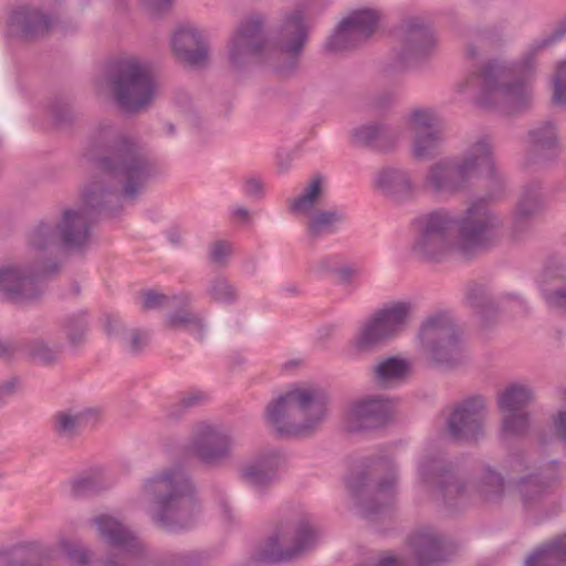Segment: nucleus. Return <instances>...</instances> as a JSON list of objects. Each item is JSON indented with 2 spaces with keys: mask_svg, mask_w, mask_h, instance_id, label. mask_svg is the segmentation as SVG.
<instances>
[{
  "mask_svg": "<svg viewBox=\"0 0 566 566\" xmlns=\"http://www.w3.org/2000/svg\"><path fill=\"white\" fill-rule=\"evenodd\" d=\"M87 156L103 176L85 188L81 207L66 208L55 220H41L30 229L27 245L32 260L0 269V298L18 305L41 298L45 279L59 270L56 252L86 251L94 219L117 213L123 200H134L155 172L146 146L109 124L93 135Z\"/></svg>",
  "mask_w": 566,
  "mask_h": 566,
  "instance_id": "f257e3e1",
  "label": "nucleus"
},
{
  "mask_svg": "<svg viewBox=\"0 0 566 566\" xmlns=\"http://www.w3.org/2000/svg\"><path fill=\"white\" fill-rule=\"evenodd\" d=\"M489 192L471 200L460 212L438 208L413 220L412 253L428 262L472 261L499 240L504 218L491 207Z\"/></svg>",
  "mask_w": 566,
  "mask_h": 566,
  "instance_id": "f03ea898",
  "label": "nucleus"
},
{
  "mask_svg": "<svg viewBox=\"0 0 566 566\" xmlns=\"http://www.w3.org/2000/svg\"><path fill=\"white\" fill-rule=\"evenodd\" d=\"M565 34L566 25H559L551 34L533 41L518 60L494 57L479 67L472 64L468 78L458 85V91L478 90L476 104L485 109L511 114L525 108L531 102L528 77L535 71L539 53Z\"/></svg>",
  "mask_w": 566,
  "mask_h": 566,
  "instance_id": "7ed1b4c3",
  "label": "nucleus"
},
{
  "mask_svg": "<svg viewBox=\"0 0 566 566\" xmlns=\"http://www.w3.org/2000/svg\"><path fill=\"white\" fill-rule=\"evenodd\" d=\"M263 21L252 17L242 21L229 43V59L233 66L242 67L253 61L268 63L281 76L292 75L308 39V27L304 12L294 9L283 15L271 48L262 36Z\"/></svg>",
  "mask_w": 566,
  "mask_h": 566,
  "instance_id": "20e7f679",
  "label": "nucleus"
},
{
  "mask_svg": "<svg viewBox=\"0 0 566 566\" xmlns=\"http://www.w3.org/2000/svg\"><path fill=\"white\" fill-rule=\"evenodd\" d=\"M139 494L148 504L151 522L164 531L189 530L200 515L196 488L180 465L153 472L143 481Z\"/></svg>",
  "mask_w": 566,
  "mask_h": 566,
  "instance_id": "39448f33",
  "label": "nucleus"
},
{
  "mask_svg": "<svg viewBox=\"0 0 566 566\" xmlns=\"http://www.w3.org/2000/svg\"><path fill=\"white\" fill-rule=\"evenodd\" d=\"M418 475L436 488L437 500L449 513H457L475 500L499 502L504 497L506 480L490 464H483L472 483L464 482L451 464L440 457L423 458Z\"/></svg>",
  "mask_w": 566,
  "mask_h": 566,
  "instance_id": "423d86ee",
  "label": "nucleus"
},
{
  "mask_svg": "<svg viewBox=\"0 0 566 566\" xmlns=\"http://www.w3.org/2000/svg\"><path fill=\"white\" fill-rule=\"evenodd\" d=\"M480 176L490 179L499 192L502 191L504 178L495 167L492 146L485 136L469 144L460 156L431 165L424 184L436 195L453 196L465 190L470 181Z\"/></svg>",
  "mask_w": 566,
  "mask_h": 566,
  "instance_id": "0eeeda50",
  "label": "nucleus"
},
{
  "mask_svg": "<svg viewBox=\"0 0 566 566\" xmlns=\"http://www.w3.org/2000/svg\"><path fill=\"white\" fill-rule=\"evenodd\" d=\"M319 531L312 515L303 511L280 514L273 533L261 542L250 556L249 565L286 563L313 549Z\"/></svg>",
  "mask_w": 566,
  "mask_h": 566,
  "instance_id": "6e6552de",
  "label": "nucleus"
},
{
  "mask_svg": "<svg viewBox=\"0 0 566 566\" xmlns=\"http://www.w3.org/2000/svg\"><path fill=\"white\" fill-rule=\"evenodd\" d=\"M329 396L317 386H300L272 400L265 408L266 422L280 436H301L325 418Z\"/></svg>",
  "mask_w": 566,
  "mask_h": 566,
  "instance_id": "1a4fd4ad",
  "label": "nucleus"
},
{
  "mask_svg": "<svg viewBox=\"0 0 566 566\" xmlns=\"http://www.w3.org/2000/svg\"><path fill=\"white\" fill-rule=\"evenodd\" d=\"M99 537L114 552L103 559V566H192L197 560L190 552H164L148 556L144 543L118 518L101 514L92 520Z\"/></svg>",
  "mask_w": 566,
  "mask_h": 566,
  "instance_id": "9d476101",
  "label": "nucleus"
},
{
  "mask_svg": "<svg viewBox=\"0 0 566 566\" xmlns=\"http://www.w3.org/2000/svg\"><path fill=\"white\" fill-rule=\"evenodd\" d=\"M347 488L365 517L371 518L389 509L397 494V465L390 457L371 460L346 478Z\"/></svg>",
  "mask_w": 566,
  "mask_h": 566,
  "instance_id": "9b49d317",
  "label": "nucleus"
},
{
  "mask_svg": "<svg viewBox=\"0 0 566 566\" xmlns=\"http://www.w3.org/2000/svg\"><path fill=\"white\" fill-rule=\"evenodd\" d=\"M559 478L560 464L553 460L541 463L533 472L515 480L523 514L530 522L539 524L559 513L560 504L552 494L553 485Z\"/></svg>",
  "mask_w": 566,
  "mask_h": 566,
  "instance_id": "f8f14e48",
  "label": "nucleus"
},
{
  "mask_svg": "<svg viewBox=\"0 0 566 566\" xmlns=\"http://www.w3.org/2000/svg\"><path fill=\"white\" fill-rule=\"evenodd\" d=\"M112 93L122 109L146 108L155 95V81L149 66L136 59L119 61L108 76Z\"/></svg>",
  "mask_w": 566,
  "mask_h": 566,
  "instance_id": "ddd939ff",
  "label": "nucleus"
},
{
  "mask_svg": "<svg viewBox=\"0 0 566 566\" xmlns=\"http://www.w3.org/2000/svg\"><path fill=\"white\" fill-rule=\"evenodd\" d=\"M419 339L434 365L453 367L464 357L461 332L448 313L430 315L420 327Z\"/></svg>",
  "mask_w": 566,
  "mask_h": 566,
  "instance_id": "4468645a",
  "label": "nucleus"
},
{
  "mask_svg": "<svg viewBox=\"0 0 566 566\" xmlns=\"http://www.w3.org/2000/svg\"><path fill=\"white\" fill-rule=\"evenodd\" d=\"M411 302L392 303L367 318L352 339L358 352H370L397 336L407 325L412 312Z\"/></svg>",
  "mask_w": 566,
  "mask_h": 566,
  "instance_id": "2eb2a0df",
  "label": "nucleus"
},
{
  "mask_svg": "<svg viewBox=\"0 0 566 566\" xmlns=\"http://www.w3.org/2000/svg\"><path fill=\"white\" fill-rule=\"evenodd\" d=\"M399 45L386 65L387 73L403 72L427 57L436 48L433 31L420 19L403 22L398 30Z\"/></svg>",
  "mask_w": 566,
  "mask_h": 566,
  "instance_id": "dca6fc26",
  "label": "nucleus"
},
{
  "mask_svg": "<svg viewBox=\"0 0 566 566\" xmlns=\"http://www.w3.org/2000/svg\"><path fill=\"white\" fill-rule=\"evenodd\" d=\"M395 408V401L388 396L367 395L347 403L343 423L349 432L376 430L391 421Z\"/></svg>",
  "mask_w": 566,
  "mask_h": 566,
  "instance_id": "f3484780",
  "label": "nucleus"
},
{
  "mask_svg": "<svg viewBox=\"0 0 566 566\" xmlns=\"http://www.w3.org/2000/svg\"><path fill=\"white\" fill-rule=\"evenodd\" d=\"M412 133V156L429 159L439 153L444 140L441 118L432 108H416L407 118Z\"/></svg>",
  "mask_w": 566,
  "mask_h": 566,
  "instance_id": "a211bd4d",
  "label": "nucleus"
},
{
  "mask_svg": "<svg viewBox=\"0 0 566 566\" xmlns=\"http://www.w3.org/2000/svg\"><path fill=\"white\" fill-rule=\"evenodd\" d=\"M234 441L223 426L199 422L192 429L190 450L205 464L217 465L230 458Z\"/></svg>",
  "mask_w": 566,
  "mask_h": 566,
  "instance_id": "6ab92c4d",
  "label": "nucleus"
},
{
  "mask_svg": "<svg viewBox=\"0 0 566 566\" xmlns=\"http://www.w3.org/2000/svg\"><path fill=\"white\" fill-rule=\"evenodd\" d=\"M485 400L474 396L457 403L447 418V434L454 441L471 442L483 437Z\"/></svg>",
  "mask_w": 566,
  "mask_h": 566,
  "instance_id": "aec40b11",
  "label": "nucleus"
},
{
  "mask_svg": "<svg viewBox=\"0 0 566 566\" xmlns=\"http://www.w3.org/2000/svg\"><path fill=\"white\" fill-rule=\"evenodd\" d=\"M380 14L374 9H359L345 18L326 42L332 52L354 49L368 40L376 31Z\"/></svg>",
  "mask_w": 566,
  "mask_h": 566,
  "instance_id": "412c9836",
  "label": "nucleus"
},
{
  "mask_svg": "<svg viewBox=\"0 0 566 566\" xmlns=\"http://www.w3.org/2000/svg\"><path fill=\"white\" fill-rule=\"evenodd\" d=\"M286 457L279 449H268L243 464L239 476L243 484L262 494L280 480Z\"/></svg>",
  "mask_w": 566,
  "mask_h": 566,
  "instance_id": "4be33fe9",
  "label": "nucleus"
},
{
  "mask_svg": "<svg viewBox=\"0 0 566 566\" xmlns=\"http://www.w3.org/2000/svg\"><path fill=\"white\" fill-rule=\"evenodd\" d=\"M7 36L22 41L38 40L50 31L53 19L42 10L31 6H17L6 18Z\"/></svg>",
  "mask_w": 566,
  "mask_h": 566,
  "instance_id": "5701e85b",
  "label": "nucleus"
},
{
  "mask_svg": "<svg viewBox=\"0 0 566 566\" xmlns=\"http://www.w3.org/2000/svg\"><path fill=\"white\" fill-rule=\"evenodd\" d=\"M171 46L176 57L190 66H202L209 56L206 34L191 24L177 29L171 40Z\"/></svg>",
  "mask_w": 566,
  "mask_h": 566,
  "instance_id": "b1692460",
  "label": "nucleus"
},
{
  "mask_svg": "<svg viewBox=\"0 0 566 566\" xmlns=\"http://www.w3.org/2000/svg\"><path fill=\"white\" fill-rule=\"evenodd\" d=\"M417 566H432L453 553L452 543L432 530H421L409 538Z\"/></svg>",
  "mask_w": 566,
  "mask_h": 566,
  "instance_id": "393cba45",
  "label": "nucleus"
},
{
  "mask_svg": "<svg viewBox=\"0 0 566 566\" xmlns=\"http://www.w3.org/2000/svg\"><path fill=\"white\" fill-rule=\"evenodd\" d=\"M401 136L402 130L399 126L374 122L355 127L352 130V143L355 146L385 153L392 150Z\"/></svg>",
  "mask_w": 566,
  "mask_h": 566,
  "instance_id": "a878e982",
  "label": "nucleus"
},
{
  "mask_svg": "<svg viewBox=\"0 0 566 566\" xmlns=\"http://www.w3.org/2000/svg\"><path fill=\"white\" fill-rule=\"evenodd\" d=\"M375 187L388 200L403 203L417 196V187L408 170L398 167H384L375 176Z\"/></svg>",
  "mask_w": 566,
  "mask_h": 566,
  "instance_id": "bb28decb",
  "label": "nucleus"
},
{
  "mask_svg": "<svg viewBox=\"0 0 566 566\" xmlns=\"http://www.w3.org/2000/svg\"><path fill=\"white\" fill-rule=\"evenodd\" d=\"M530 151L534 161H552L562 150L556 125L545 120L528 132Z\"/></svg>",
  "mask_w": 566,
  "mask_h": 566,
  "instance_id": "cd10ccee",
  "label": "nucleus"
},
{
  "mask_svg": "<svg viewBox=\"0 0 566 566\" xmlns=\"http://www.w3.org/2000/svg\"><path fill=\"white\" fill-rule=\"evenodd\" d=\"M99 415L98 408H86L77 412L60 410L52 416L51 428L57 437L72 439L82 428L93 424Z\"/></svg>",
  "mask_w": 566,
  "mask_h": 566,
  "instance_id": "c85d7f7f",
  "label": "nucleus"
},
{
  "mask_svg": "<svg viewBox=\"0 0 566 566\" xmlns=\"http://www.w3.org/2000/svg\"><path fill=\"white\" fill-rule=\"evenodd\" d=\"M50 552L34 543L0 548V566H49Z\"/></svg>",
  "mask_w": 566,
  "mask_h": 566,
  "instance_id": "c756f323",
  "label": "nucleus"
},
{
  "mask_svg": "<svg viewBox=\"0 0 566 566\" xmlns=\"http://www.w3.org/2000/svg\"><path fill=\"white\" fill-rule=\"evenodd\" d=\"M305 217V230L312 240L336 233L347 218L345 210L340 208L317 209Z\"/></svg>",
  "mask_w": 566,
  "mask_h": 566,
  "instance_id": "7c9ffc66",
  "label": "nucleus"
},
{
  "mask_svg": "<svg viewBox=\"0 0 566 566\" xmlns=\"http://www.w3.org/2000/svg\"><path fill=\"white\" fill-rule=\"evenodd\" d=\"M541 207V185L537 181H532L523 188L514 209L512 217L514 230L522 231L528 221L538 213Z\"/></svg>",
  "mask_w": 566,
  "mask_h": 566,
  "instance_id": "2f4dec72",
  "label": "nucleus"
},
{
  "mask_svg": "<svg viewBox=\"0 0 566 566\" xmlns=\"http://www.w3.org/2000/svg\"><path fill=\"white\" fill-rule=\"evenodd\" d=\"M410 373V364L405 358L387 357L381 359L373 368L375 381L386 388L405 380Z\"/></svg>",
  "mask_w": 566,
  "mask_h": 566,
  "instance_id": "473e14b6",
  "label": "nucleus"
},
{
  "mask_svg": "<svg viewBox=\"0 0 566 566\" xmlns=\"http://www.w3.org/2000/svg\"><path fill=\"white\" fill-rule=\"evenodd\" d=\"M525 566H566V533L530 555L525 559Z\"/></svg>",
  "mask_w": 566,
  "mask_h": 566,
  "instance_id": "72a5a7b5",
  "label": "nucleus"
},
{
  "mask_svg": "<svg viewBox=\"0 0 566 566\" xmlns=\"http://www.w3.org/2000/svg\"><path fill=\"white\" fill-rule=\"evenodd\" d=\"M534 390L526 384L515 382L509 385L497 396V406L502 412L517 413L524 412V409L533 401Z\"/></svg>",
  "mask_w": 566,
  "mask_h": 566,
  "instance_id": "f704fd0d",
  "label": "nucleus"
},
{
  "mask_svg": "<svg viewBox=\"0 0 566 566\" xmlns=\"http://www.w3.org/2000/svg\"><path fill=\"white\" fill-rule=\"evenodd\" d=\"M465 302L488 322L496 314L500 297L494 298L485 285L473 282L467 286Z\"/></svg>",
  "mask_w": 566,
  "mask_h": 566,
  "instance_id": "c9c22d12",
  "label": "nucleus"
},
{
  "mask_svg": "<svg viewBox=\"0 0 566 566\" xmlns=\"http://www.w3.org/2000/svg\"><path fill=\"white\" fill-rule=\"evenodd\" d=\"M323 193L322 179L319 177L313 178L306 185L300 196L290 199V211L295 216H307L308 213L317 210L316 206Z\"/></svg>",
  "mask_w": 566,
  "mask_h": 566,
  "instance_id": "e433bc0d",
  "label": "nucleus"
},
{
  "mask_svg": "<svg viewBox=\"0 0 566 566\" xmlns=\"http://www.w3.org/2000/svg\"><path fill=\"white\" fill-rule=\"evenodd\" d=\"M195 296L189 291H180L171 295L158 293L153 290L142 293V305L146 310L190 306Z\"/></svg>",
  "mask_w": 566,
  "mask_h": 566,
  "instance_id": "4c0bfd02",
  "label": "nucleus"
},
{
  "mask_svg": "<svg viewBox=\"0 0 566 566\" xmlns=\"http://www.w3.org/2000/svg\"><path fill=\"white\" fill-rule=\"evenodd\" d=\"M502 42V33L495 28H479L471 30L465 45V57L474 62L480 55V49L496 46Z\"/></svg>",
  "mask_w": 566,
  "mask_h": 566,
  "instance_id": "58836bf2",
  "label": "nucleus"
},
{
  "mask_svg": "<svg viewBox=\"0 0 566 566\" xmlns=\"http://www.w3.org/2000/svg\"><path fill=\"white\" fill-rule=\"evenodd\" d=\"M205 293L212 302L224 305H232L239 298L235 285L220 274L208 281Z\"/></svg>",
  "mask_w": 566,
  "mask_h": 566,
  "instance_id": "ea45409f",
  "label": "nucleus"
},
{
  "mask_svg": "<svg viewBox=\"0 0 566 566\" xmlns=\"http://www.w3.org/2000/svg\"><path fill=\"white\" fill-rule=\"evenodd\" d=\"M120 322L112 316H107L105 319V329L108 335H117L123 342H128L130 350L137 353L147 346L149 342V334L137 329L130 331L129 336L126 338L119 334Z\"/></svg>",
  "mask_w": 566,
  "mask_h": 566,
  "instance_id": "a19ab883",
  "label": "nucleus"
},
{
  "mask_svg": "<svg viewBox=\"0 0 566 566\" xmlns=\"http://www.w3.org/2000/svg\"><path fill=\"white\" fill-rule=\"evenodd\" d=\"M62 345L50 346L44 339H34L28 345V353L33 360L42 365H50L57 360Z\"/></svg>",
  "mask_w": 566,
  "mask_h": 566,
  "instance_id": "79ce46f5",
  "label": "nucleus"
},
{
  "mask_svg": "<svg viewBox=\"0 0 566 566\" xmlns=\"http://www.w3.org/2000/svg\"><path fill=\"white\" fill-rule=\"evenodd\" d=\"M209 399L210 396L208 392L201 389L192 388L181 394L178 403L170 411L169 416L171 418H178L182 415V412L207 403Z\"/></svg>",
  "mask_w": 566,
  "mask_h": 566,
  "instance_id": "37998d69",
  "label": "nucleus"
},
{
  "mask_svg": "<svg viewBox=\"0 0 566 566\" xmlns=\"http://www.w3.org/2000/svg\"><path fill=\"white\" fill-rule=\"evenodd\" d=\"M60 546L67 559L75 566H88L91 564V551L78 542L61 539Z\"/></svg>",
  "mask_w": 566,
  "mask_h": 566,
  "instance_id": "c03bdc74",
  "label": "nucleus"
},
{
  "mask_svg": "<svg viewBox=\"0 0 566 566\" xmlns=\"http://www.w3.org/2000/svg\"><path fill=\"white\" fill-rule=\"evenodd\" d=\"M65 332L72 346H77L84 340L87 323L84 314L72 315L65 321Z\"/></svg>",
  "mask_w": 566,
  "mask_h": 566,
  "instance_id": "a18cd8bd",
  "label": "nucleus"
},
{
  "mask_svg": "<svg viewBox=\"0 0 566 566\" xmlns=\"http://www.w3.org/2000/svg\"><path fill=\"white\" fill-rule=\"evenodd\" d=\"M528 427L530 418L526 412L509 413L502 421V431L507 436H523Z\"/></svg>",
  "mask_w": 566,
  "mask_h": 566,
  "instance_id": "49530a36",
  "label": "nucleus"
},
{
  "mask_svg": "<svg viewBox=\"0 0 566 566\" xmlns=\"http://www.w3.org/2000/svg\"><path fill=\"white\" fill-rule=\"evenodd\" d=\"M102 490V485L94 476H82L70 483V495L74 499L84 497Z\"/></svg>",
  "mask_w": 566,
  "mask_h": 566,
  "instance_id": "de8ad7c7",
  "label": "nucleus"
},
{
  "mask_svg": "<svg viewBox=\"0 0 566 566\" xmlns=\"http://www.w3.org/2000/svg\"><path fill=\"white\" fill-rule=\"evenodd\" d=\"M342 263V258L338 254L323 255L318 259L312 260L308 263V269L312 273L323 276L334 273L337 266Z\"/></svg>",
  "mask_w": 566,
  "mask_h": 566,
  "instance_id": "09e8293b",
  "label": "nucleus"
},
{
  "mask_svg": "<svg viewBox=\"0 0 566 566\" xmlns=\"http://www.w3.org/2000/svg\"><path fill=\"white\" fill-rule=\"evenodd\" d=\"M51 116L55 126L62 127L72 124L75 114L69 103L63 99H55L51 105Z\"/></svg>",
  "mask_w": 566,
  "mask_h": 566,
  "instance_id": "8fccbe9b",
  "label": "nucleus"
},
{
  "mask_svg": "<svg viewBox=\"0 0 566 566\" xmlns=\"http://www.w3.org/2000/svg\"><path fill=\"white\" fill-rule=\"evenodd\" d=\"M232 253V244L226 240H218L209 245L208 259L210 263L224 266Z\"/></svg>",
  "mask_w": 566,
  "mask_h": 566,
  "instance_id": "3c124183",
  "label": "nucleus"
},
{
  "mask_svg": "<svg viewBox=\"0 0 566 566\" xmlns=\"http://www.w3.org/2000/svg\"><path fill=\"white\" fill-rule=\"evenodd\" d=\"M188 307L189 306L176 307L177 311L167 314L165 325L171 329L185 331L186 327L190 325L191 319L196 314V312L190 311Z\"/></svg>",
  "mask_w": 566,
  "mask_h": 566,
  "instance_id": "603ef678",
  "label": "nucleus"
},
{
  "mask_svg": "<svg viewBox=\"0 0 566 566\" xmlns=\"http://www.w3.org/2000/svg\"><path fill=\"white\" fill-rule=\"evenodd\" d=\"M542 295L549 307L560 310L566 313V285L553 290L542 287Z\"/></svg>",
  "mask_w": 566,
  "mask_h": 566,
  "instance_id": "864d4df0",
  "label": "nucleus"
},
{
  "mask_svg": "<svg viewBox=\"0 0 566 566\" xmlns=\"http://www.w3.org/2000/svg\"><path fill=\"white\" fill-rule=\"evenodd\" d=\"M553 99L557 104H566V61L556 70Z\"/></svg>",
  "mask_w": 566,
  "mask_h": 566,
  "instance_id": "5fc2aeb1",
  "label": "nucleus"
},
{
  "mask_svg": "<svg viewBox=\"0 0 566 566\" xmlns=\"http://www.w3.org/2000/svg\"><path fill=\"white\" fill-rule=\"evenodd\" d=\"M504 468L510 473L524 472L530 469V460L525 452L511 453L504 461Z\"/></svg>",
  "mask_w": 566,
  "mask_h": 566,
  "instance_id": "6e6d98bb",
  "label": "nucleus"
},
{
  "mask_svg": "<svg viewBox=\"0 0 566 566\" xmlns=\"http://www.w3.org/2000/svg\"><path fill=\"white\" fill-rule=\"evenodd\" d=\"M243 193L253 200H260L264 197L265 190L262 180L258 177H249L242 185Z\"/></svg>",
  "mask_w": 566,
  "mask_h": 566,
  "instance_id": "4d7b16f0",
  "label": "nucleus"
},
{
  "mask_svg": "<svg viewBox=\"0 0 566 566\" xmlns=\"http://www.w3.org/2000/svg\"><path fill=\"white\" fill-rule=\"evenodd\" d=\"M185 331L197 340L203 342L207 336L208 325L205 318L200 314L196 313L190 325H188Z\"/></svg>",
  "mask_w": 566,
  "mask_h": 566,
  "instance_id": "13d9d810",
  "label": "nucleus"
},
{
  "mask_svg": "<svg viewBox=\"0 0 566 566\" xmlns=\"http://www.w3.org/2000/svg\"><path fill=\"white\" fill-rule=\"evenodd\" d=\"M19 380L15 378L0 382V408H3L15 394Z\"/></svg>",
  "mask_w": 566,
  "mask_h": 566,
  "instance_id": "bf43d9fd",
  "label": "nucleus"
},
{
  "mask_svg": "<svg viewBox=\"0 0 566 566\" xmlns=\"http://www.w3.org/2000/svg\"><path fill=\"white\" fill-rule=\"evenodd\" d=\"M229 217L233 223L248 224L251 222L250 211L242 206H233L229 209Z\"/></svg>",
  "mask_w": 566,
  "mask_h": 566,
  "instance_id": "052dcab7",
  "label": "nucleus"
},
{
  "mask_svg": "<svg viewBox=\"0 0 566 566\" xmlns=\"http://www.w3.org/2000/svg\"><path fill=\"white\" fill-rule=\"evenodd\" d=\"M334 273L338 276L342 283H349L350 280L357 274V269L352 265L337 266Z\"/></svg>",
  "mask_w": 566,
  "mask_h": 566,
  "instance_id": "680f3d73",
  "label": "nucleus"
},
{
  "mask_svg": "<svg viewBox=\"0 0 566 566\" xmlns=\"http://www.w3.org/2000/svg\"><path fill=\"white\" fill-rule=\"evenodd\" d=\"M376 566H405V562L391 555H387L378 560Z\"/></svg>",
  "mask_w": 566,
  "mask_h": 566,
  "instance_id": "e2e57ef3",
  "label": "nucleus"
},
{
  "mask_svg": "<svg viewBox=\"0 0 566 566\" xmlns=\"http://www.w3.org/2000/svg\"><path fill=\"white\" fill-rule=\"evenodd\" d=\"M392 102H394V95L391 93H386V94L378 96L374 101V106L376 108H385V107L391 105Z\"/></svg>",
  "mask_w": 566,
  "mask_h": 566,
  "instance_id": "0e129e2a",
  "label": "nucleus"
},
{
  "mask_svg": "<svg viewBox=\"0 0 566 566\" xmlns=\"http://www.w3.org/2000/svg\"><path fill=\"white\" fill-rule=\"evenodd\" d=\"M164 129H165L166 135H168V136H174L176 134V127L171 123L165 124Z\"/></svg>",
  "mask_w": 566,
  "mask_h": 566,
  "instance_id": "69168bd1",
  "label": "nucleus"
},
{
  "mask_svg": "<svg viewBox=\"0 0 566 566\" xmlns=\"http://www.w3.org/2000/svg\"><path fill=\"white\" fill-rule=\"evenodd\" d=\"M284 291L290 295H294V294L298 293L297 286H295V285H289V286L284 287Z\"/></svg>",
  "mask_w": 566,
  "mask_h": 566,
  "instance_id": "338daca9",
  "label": "nucleus"
},
{
  "mask_svg": "<svg viewBox=\"0 0 566 566\" xmlns=\"http://www.w3.org/2000/svg\"><path fill=\"white\" fill-rule=\"evenodd\" d=\"M248 271H249L250 274H254L255 273V271H256L255 262H251Z\"/></svg>",
  "mask_w": 566,
  "mask_h": 566,
  "instance_id": "774afa93",
  "label": "nucleus"
}]
</instances>
